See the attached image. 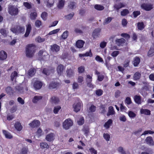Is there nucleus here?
I'll return each mask as SVG.
<instances>
[{"label":"nucleus","mask_w":154,"mask_h":154,"mask_svg":"<svg viewBox=\"0 0 154 154\" xmlns=\"http://www.w3.org/2000/svg\"><path fill=\"white\" fill-rule=\"evenodd\" d=\"M36 46L33 44L28 45L26 47V54L27 57H32L35 52Z\"/></svg>","instance_id":"1"},{"label":"nucleus","mask_w":154,"mask_h":154,"mask_svg":"<svg viewBox=\"0 0 154 154\" xmlns=\"http://www.w3.org/2000/svg\"><path fill=\"white\" fill-rule=\"evenodd\" d=\"M39 58L41 60H45L48 57V55L47 53L43 50H40L38 53Z\"/></svg>","instance_id":"2"},{"label":"nucleus","mask_w":154,"mask_h":154,"mask_svg":"<svg viewBox=\"0 0 154 154\" xmlns=\"http://www.w3.org/2000/svg\"><path fill=\"white\" fill-rule=\"evenodd\" d=\"M73 122L70 119H68L65 120L63 123V127L66 130L68 129L70 127L72 126Z\"/></svg>","instance_id":"3"},{"label":"nucleus","mask_w":154,"mask_h":154,"mask_svg":"<svg viewBox=\"0 0 154 154\" xmlns=\"http://www.w3.org/2000/svg\"><path fill=\"white\" fill-rule=\"evenodd\" d=\"M15 89L17 91V92L19 94H23L24 92V88L26 91L28 90V88L26 84L24 87L20 86H17L15 87Z\"/></svg>","instance_id":"4"},{"label":"nucleus","mask_w":154,"mask_h":154,"mask_svg":"<svg viewBox=\"0 0 154 154\" xmlns=\"http://www.w3.org/2000/svg\"><path fill=\"white\" fill-rule=\"evenodd\" d=\"M9 13L11 15H16L18 13V9L13 6H11L9 8Z\"/></svg>","instance_id":"5"},{"label":"nucleus","mask_w":154,"mask_h":154,"mask_svg":"<svg viewBox=\"0 0 154 154\" xmlns=\"http://www.w3.org/2000/svg\"><path fill=\"white\" fill-rule=\"evenodd\" d=\"M141 7L144 10L149 11L153 8V5L151 4L143 3L141 5Z\"/></svg>","instance_id":"6"},{"label":"nucleus","mask_w":154,"mask_h":154,"mask_svg":"<svg viewBox=\"0 0 154 154\" xmlns=\"http://www.w3.org/2000/svg\"><path fill=\"white\" fill-rule=\"evenodd\" d=\"M60 85V83L58 82H51L49 85L48 88L50 89L57 88Z\"/></svg>","instance_id":"7"},{"label":"nucleus","mask_w":154,"mask_h":154,"mask_svg":"<svg viewBox=\"0 0 154 154\" xmlns=\"http://www.w3.org/2000/svg\"><path fill=\"white\" fill-rule=\"evenodd\" d=\"M101 30V29L98 28L95 29L93 31L92 33V37L94 38H96L98 37L100 35Z\"/></svg>","instance_id":"8"},{"label":"nucleus","mask_w":154,"mask_h":154,"mask_svg":"<svg viewBox=\"0 0 154 154\" xmlns=\"http://www.w3.org/2000/svg\"><path fill=\"white\" fill-rule=\"evenodd\" d=\"M125 6V4L122 3L120 2L118 3L115 4L114 5V9L117 12L119 11V10Z\"/></svg>","instance_id":"9"},{"label":"nucleus","mask_w":154,"mask_h":154,"mask_svg":"<svg viewBox=\"0 0 154 154\" xmlns=\"http://www.w3.org/2000/svg\"><path fill=\"white\" fill-rule=\"evenodd\" d=\"M81 103L79 102L76 103L74 104L73 105L74 108V111L76 112H77L80 111L81 107Z\"/></svg>","instance_id":"10"},{"label":"nucleus","mask_w":154,"mask_h":154,"mask_svg":"<svg viewBox=\"0 0 154 154\" xmlns=\"http://www.w3.org/2000/svg\"><path fill=\"white\" fill-rule=\"evenodd\" d=\"M42 85V83L40 81H36L33 85V87L35 89H40Z\"/></svg>","instance_id":"11"},{"label":"nucleus","mask_w":154,"mask_h":154,"mask_svg":"<svg viewBox=\"0 0 154 154\" xmlns=\"http://www.w3.org/2000/svg\"><path fill=\"white\" fill-rule=\"evenodd\" d=\"M40 125V122L38 120H34L29 124V126L32 128L38 126Z\"/></svg>","instance_id":"12"},{"label":"nucleus","mask_w":154,"mask_h":154,"mask_svg":"<svg viewBox=\"0 0 154 154\" xmlns=\"http://www.w3.org/2000/svg\"><path fill=\"white\" fill-rule=\"evenodd\" d=\"M50 102L52 104H56L59 102V98L57 97L53 96L50 99Z\"/></svg>","instance_id":"13"},{"label":"nucleus","mask_w":154,"mask_h":154,"mask_svg":"<svg viewBox=\"0 0 154 154\" xmlns=\"http://www.w3.org/2000/svg\"><path fill=\"white\" fill-rule=\"evenodd\" d=\"M54 134L53 133H51L48 134L46 137V139L48 141L51 142L54 139Z\"/></svg>","instance_id":"14"},{"label":"nucleus","mask_w":154,"mask_h":154,"mask_svg":"<svg viewBox=\"0 0 154 154\" xmlns=\"http://www.w3.org/2000/svg\"><path fill=\"white\" fill-rule=\"evenodd\" d=\"M146 143L149 145H154V142L152 137H148L146 138L145 140Z\"/></svg>","instance_id":"15"},{"label":"nucleus","mask_w":154,"mask_h":154,"mask_svg":"<svg viewBox=\"0 0 154 154\" xmlns=\"http://www.w3.org/2000/svg\"><path fill=\"white\" fill-rule=\"evenodd\" d=\"M148 57H151L154 55V44L152 45L148 51L147 54Z\"/></svg>","instance_id":"16"},{"label":"nucleus","mask_w":154,"mask_h":154,"mask_svg":"<svg viewBox=\"0 0 154 154\" xmlns=\"http://www.w3.org/2000/svg\"><path fill=\"white\" fill-rule=\"evenodd\" d=\"M7 57V54L6 52L4 51H2L0 52V60H4Z\"/></svg>","instance_id":"17"},{"label":"nucleus","mask_w":154,"mask_h":154,"mask_svg":"<svg viewBox=\"0 0 154 154\" xmlns=\"http://www.w3.org/2000/svg\"><path fill=\"white\" fill-rule=\"evenodd\" d=\"M5 91L9 95H12L14 93V90L10 86L7 87L5 89Z\"/></svg>","instance_id":"18"},{"label":"nucleus","mask_w":154,"mask_h":154,"mask_svg":"<svg viewBox=\"0 0 154 154\" xmlns=\"http://www.w3.org/2000/svg\"><path fill=\"white\" fill-rule=\"evenodd\" d=\"M125 42V39L123 38L117 39L116 41V44L118 46H120Z\"/></svg>","instance_id":"19"},{"label":"nucleus","mask_w":154,"mask_h":154,"mask_svg":"<svg viewBox=\"0 0 154 154\" xmlns=\"http://www.w3.org/2000/svg\"><path fill=\"white\" fill-rule=\"evenodd\" d=\"M14 127L16 129L19 131H21L23 128L21 124L19 122H17L15 123Z\"/></svg>","instance_id":"20"},{"label":"nucleus","mask_w":154,"mask_h":154,"mask_svg":"<svg viewBox=\"0 0 154 154\" xmlns=\"http://www.w3.org/2000/svg\"><path fill=\"white\" fill-rule=\"evenodd\" d=\"M64 69L63 65H60L58 66L57 68V71L58 74L60 75L63 72Z\"/></svg>","instance_id":"21"},{"label":"nucleus","mask_w":154,"mask_h":154,"mask_svg":"<svg viewBox=\"0 0 154 154\" xmlns=\"http://www.w3.org/2000/svg\"><path fill=\"white\" fill-rule=\"evenodd\" d=\"M31 24H28L27 27L26 33L24 35L25 37H27L28 36L31 29Z\"/></svg>","instance_id":"22"},{"label":"nucleus","mask_w":154,"mask_h":154,"mask_svg":"<svg viewBox=\"0 0 154 154\" xmlns=\"http://www.w3.org/2000/svg\"><path fill=\"white\" fill-rule=\"evenodd\" d=\"M84 42L82 40H79L76 42V45L78 48H82L84 45Z\"/></svg>","instance_id":"23"},{"label":"nucleus","mask_w":154,"mask_h":154,"mask_svg":"<svg viewBox=\"0 0 154 154\" xmlns=\"http://www.w3.org/2000/svg\"><path fill=\"white\" fill-rule=\"evenodd\" d=\"M134 100L135 102L138 104L141 103V97L140 96L135 95L134 98Z\"/></svg>","instance_id":"24"},{"label":"nucleus","mask_w":154,"mask_h":154,"mask_svg":"<svg viewBox=\"0 0 154 154\" xmlns=\"http://www.w3.org/2000/svg\"><path fill=\"white\" fill-rule=\"evenodd\" d=\"M51 50L53 51L57 52L60 50V47L56 44H54L51 46Z\"/></svg>","instance_id":"25"},{"label":"nucleus","mask_w":154,"mask_h":154,"mask_svg":"<svg viewBox=\"0 0 154 154\" xmlns=\"http://www.w3.org/2000/svg\"><path fill=\"white\" fill-rule=\"evenodd\" d=\"M42 98V97L41 96H35L34 97L32 100V102L34 103H36Z\"/></svg>","instance_id":"26"},{"label":"nucleus","mask_w":154,"mask_h":154,"mask_svg":"<svg viewBox=\"0 0 154 154\" xmlns=\"http://www.w3.org/2000/svg\"><path fill=\"white\" fill-rule=\"evenodd\" d=\"M8 31L6 28L0 29V33L3 36H6L7 35L8 33Z\"/></svg>","instance_id":"27"},{"label":"nucleus","mask_w":154,"mask_h":154,"mask_svg":"<svg viewBox=\"0 0 154 154\" xmlns=\"http://www.w3.org/2000/svg\"><path fill=\"white\" fill-rule=\"evenodd\" d=\"M141 76V73L138 72H137L134 74L133 79L134 80H137L140 79Z\"/></svg>","instance_id":"28"},{"label":"nucleus","mask_w":154,"mask_h":154,"mask_svg":"<svg viewBox=\"0 0 154 154\" xmlns=\"http://www.w3.org/2000/svg\"><path fill=\"white\" fill-rule=\"evenodd\" d=\"M68 8L71 9H73L76 7V3L73 2H70L68 4Z\"/></svg>","instance_id":"29"},{"label":"nucleus","mask_w":154,"mask_h":154,"mask_svg":"<svg viewBox=\"0 0 154 154\" xmlns=\"http://www.w3.org/2000/svg\"><path fill=\"white\" fill-rule=\"evenodd\" d=\"M53 71H54L53 70H49L46 69H44L43 70L42 72L46 75H49L51 73H53Z\"/></svg>","instance_id":"30"},{"label":"nucleus","mask_w":154,"mask_h":154,"mask_svg":"<svg viewBox=\"0 0 154 154\" xmlns=\"http://www.w3.org/2000/svg\"><path fill=\"white\" fill-rule=\"evenodd\" d=\"M140 62V59L139 57H136L134 59L133 64L135 66H137Z\"/></svg>","instance_id":"31"},{"label":"nucleus","mask_w":154,"mask_h":154,"mask_svg":"<svg viewBox=\"0 0 154 154\" xmlns=\"http://www.w3.org/2000/svg\"><path fill=\"white\" fill-rule=\"evenodd\" d=\"M66 72L67 76L69 77H72L74 73L73 71L70 69L67 70Z\"/></svg>","instance_id":"32"},{"label":"nucleus","mask_w":154,"mask_h":154,"mask_svg":"<svg viewBox=\"0 0 154 154\" xmlns=\"http://www.w3.org/2000/svg\"><path fill=\"white\" fill-rule=\"evenodd\" d=\"M115 113L113 107L110 106L109 108L108 112L107 113V116H109L110 115H113L115 114Z\"/></svg>","instance_id":"33"},{"label":"nucleus","mask_w":154,"mask_h":154,"mask_svg":"<svg viewBox=\"0 0 154 154\" xmlns=\"http://www.w3.org/2000/svg\"><path fill=\"white\" fill-rule=\"evenodd\" d=\"M3 132L6 138L9 139H11L12 138V136L10 133L7 132L6 131L4 130H3Z\"/></svg>","instance_id":"34"},{"label":"nucleus","mask_w":154,"mask_h":154,"mask_svg":"<svg viewBox=\"0 0 154 154\" xmlns=\"http://www.w3.org/2000/svg\"><path fill=\"white\" fill-rule=\"evenodd\" d=\"M140 112L141 114H144L145 115H149L150 114V111L147 109H142L140 110Z\"/></svg>","instance_id":"35"},{"label":"nucleus","mask_w":154,"mask_h":154,"mask_svg":"<svg viewBox=\"0 0 154 154\" xmlns=\"http://www.w3.org/2000/svg\"><path fill=\"white\" fill-rule=\"evenodd\" d=\"M65 1L63 0H60L59 1L57 7L59 9L62 8L64 5Z\"/></svg>","instance_id":"36"},{"label":"nucleus","mask_w":154,"mask_h":154,"mask_svg":"<svg viewBox=\"0 0 154 154\" xmlns=\"http://www.w3.org/2000/svg\"><path fill=\"white\" fill-rule=\"evenodd\" d=\"M54 3V0H48L47 2L46 6L50 8L53 6Z\"/></svg>","instance_id":"37"},{"label":"nucleus","mask_w":154,"mask_h":154,"mask_svg":"<svg viewBox=\"0 0 154 154\" xmlns=\"http://www.w3.org/2000/svg\"><path fill=\"white\" fill-rule=\"evenodd\" d=\"M112 19L113 18L111 17H109L106 18L103 23V25H105L109 23Z\"/></svg>","instance_id":"38"},{"label":"nucleus","mask_w":154,"mask_h":154,"mask_svg":"<svg viewBox=\"0 0 154 154\" xmlns=\"http://www.w3.org/2000/svg\"><path fill=\"white\" fill-rule=\"evenodd\" d=\"M17 73L16 71H14L12 72L11 76V80L12 81H13L15 79L17 76Z\"/></svg>","instance_id":"39"},{"label":"nucleus","mask_w":154,"mask_h":154,"mask_svg":"<svg viewBox=\"0 0 154 154\" xmlns=\"http://www.w3.org/2000/svg\"><path fill=\"white\" fill-rule=\"evenodd\" d=\"M112 122V120L111 119H109V120L104 125V127L106 128H108L111 125Z\"/></svg>","instance_id":"40"},{"label":"nucleus","mask_w":154,"mask_h":154,"mask_svg":"<svg viewBox=\"0 0 154 154\" xmlns=\"http://www.w3.org/2000/svg\"><path fill=\"white\" fill-rule=\"evenodd\" d=\"M28 151V148L27 147H23L21 149L20 154H27Z\"/></svg>","instance_id":"41"},{"label":"nucleus","mask_w":154,"mask_h":154,"mask_svg":"<svg viewBox=\"0 0 154 154\" xmlns=\"http://www.w3.org/2000/svg\"><path fill=\"white\" fill-rule=\"evenodd\" d=\"M137 26L138 29L140 30H142L144 27V25L143 22H138L137 23Z\"/></svg>","instance_id":"42"},{"label":"nucleus","mask_w":154,"mask_h":154,"mask_svg":"<svg viewBox=\"0 0 154 154\" xmlns=\"http://www.w3.org/2000/svg\"><path fill=\"white\" fill-rule=\"evenodd\" d=\"M129 13V11L127 9H124L121 11V14L122 16H125Z\"/></svg>","instance_id":"43"},{"label":"nucleus","mask_w":154,"mask_h":154,"mask_svg":"<svg viewBox=\"0 0 154 154\" xmlns=\"http://www.w3.org/2000/svg\"><path fill=\"white\" fill-rule=\"evenodd\" d=\"M94 8L96 9L99 11L102 10L104 9V7L103 6L99 5H95Z\"/></svg>","instance_id":"44"},{"label":"nucleus","mask_w":154,"mask_h":154,"mask_svg":"<svg viewBox=\"0 0 154 154\" xmlns=\"http://www.w3.org/2000/svg\"><path fill=\"white\" fill-rule=\"evenodd\" d=\"M48 16V14L45 12H42L41 15V17L44 20H47Z\"/></svg>","instance_id":"45"},{"label":"nucleus","mask_w":154,"mask_h":154,"mask_svg":"<svg viewBox=\"0 0 154 154\" xmlns=\"http://www.w3.org/2000/svg\"><path fill=\"white\" fill-rule=\"evenodd\" d=\"M35 70L33 69H30L28 72V75L30 76H33L35 74Z\"/></svg>","instance_id":"46"},{"label":"nucleus","mask_w":154,"mask_h":154,"mask_svg":"<svg viewBox=\"0 0 154 154\" xmlns=\"http://www.w3.org/2000/svg\"><path fill=\"white\" fill-rule=\"evenodd\" d=\"M37 14L35 12L31 13L30 14V18L31 20H35L36 18Z\"/></svg>","instance_id":"47"},{"label":"nucleus","mask_w":154,"mask_h":154,"mask_svg":"<svg viewBox=\"0 0 154 154\" xmlns=\"http://www.w3.org/2000/svg\"><path fill=\"white\" fill-rule=\"evenodd\" d=\"M144 90H145L146 91H148L149 90V88L147 86H144L143 87L142 90V94L143 95L144 94V95L146 96L147 94V93L146 92H145L144 91Z\"/></svg>","instance_id":"48"},{"label":"nucleus","mask_w":154,"mask_h":154,"mask_svg":"<svg viewBox=\"0 0 154 154\" xmlns=\"http://www.w3.org/2000/svg\"><path fill=\"white\" fill-rule=\"evenodd\" d=\"M61 109V107L60 106H55L54 108L53 112L55 114H57Z\"/></svg>","instance_id":"49"},{"label":"nucleus","mask_w":154,"mask_h":154,"mask_svg":"<svg viewBox=\"0 0 154 154\" xmlns=\"http://www.w3.org/2000/svg\"><path fill=\"white\" fill-rule=\"evenodd\" d=\"M103 137L106 141H109L110 140V136L108 134H103Z\"/></svg>","instance_id":"50"},{"label":"nucleus","mask_w":154,"mask_h":154,"mask_svg":"<svg viewBox=\"0 0 154 154\" xmlns=\"http://www.w3.org/2000/svg\"><path fill=\"white\" fill-rule=\"evenodd\" d=\"M81 55L83 56H90L91 57L92 56V54L91 52V50H90L89 52H87L86 53L83 54H79L80 57L81 56Z\"/></svg>","instance_id":"51"},{"label":"nucleus","mask_w":154,"mask_h":154,"mask_svg":"<svg viewBox=\"0 0 154 154\" xmlns=\"http://www.w3.org/2000/svg\"><path fill=\"white\" fill-rule=\"evenodd\" d=\"M17 32L19 33H22L24 32L25 29L24 27L18 26L17 27Z\"/></svg>","instance_id":"52"},{"label":"nucleus","mask_w":154,"mask_h":154,"mask_svg":"<svg viewBox=\"0 0 154 154\" xmlns=\"http://www.w3.org/2000/svg\"><path fill=\"white\" fill-rule=\"evenodd\" d=\"M74 15L73 13H72L71 14L65 16L67 20H69L71 19Z\"/></svg>","instance_id":"53"},{"label":"nucleus","mask_w":154,"mask_h":154,"mask_svg":"<svg viewBox=\"0 0 154 154\" xmlns=\"http://www.w3.org/2000/svg\"><path fill=\"white\" fill-rule=\"evenodd\" d=\"M77 122L79 125H83L84 122V120L83 118L82 117H81L79 120Z\"/></svg>","instance_id":"54"},{"label":"nucleus","mask_w":154,"mask_h":154,"mask_svg":"<svg viewBox=\"0 0 154 154\" xmlns=\"http://www.w3.org/2000/svg\"><path fill=\"white\" fill-rule=\"evenodd\" d=\"M35 40L38 42H44L45 40V39L41 38L40 37L38 36L36 38Z\"/></svg>","instance_id":"55"},{"label":"nucleus","mask_w":154,"mask_h":154,"mask_svg":"<svg viewBox=\"0 0 154 154\" xmlns=\"http://www.w3.org/2000/svg\"><path fill=\"white\" fill-rule=\"evenodd\" d=\"M128 115L131 118L135 117L136 116V114L132 111H129L128 113Z\"/></svg>","instance_id":"56"},{"label":"nucleus","mask_w":154,"mask_h":154,"mask_svg":"<svg viewBox=\"0 0 154 154\" xmlns=\"http://www.w3.org/2000/svg\"><path fill=\"white\" fill-rule=\"evenodd\" d=\"M40 147L42 148H47L48 146V144L45 142L42 143H40Z\"/></svg>","instance_id":"57"},{"label":"nucleus","mask_w":154,"mask_h":154,"mask_svg":"<svg viewBox=\"0 0 154 154\" xmlns=\"http://www.w3.org/2000/svg\"><path fill=\"white\" fill-rule=\"evenodd\" d=\"M89 128L88 127H85L83 129V131L84 132L86 136L88 134L89 132Z\"/></svg>","instance_id":"58"},{"label":"nucleus","mask_w":154,"mask_h":154,"mask_svg":"<svg viewBox=\"0 0 154 154\" xmlns=\"http://www.w3.org/2000/svg\"><path fill=\"white\" fill-rule=\"evenodd\" d=\"M142 128H139L138 130L134 131L133 133L136 135H139L142 132Z\"/></svg>","instance_id":"59"},{"label":"nucleus","mask_w":154,"mask_h":154,"mask_svg":"<svg viewBox=\"0 0 154 154\" xmlns=\"http://www.w3.org/2000/svg\"><path fill=\"white\" fill-rule=\"evenodd\" d=\"M85 70V67L84 66H81L78 68V71L79 73H82Z\"/></svg>","instance_id":"60"},{"label":"nucleus","mask_w":154,"mask_h":154,"mask_svg":"<svg viewBox=\"0 0 154 154\" xmlns=\"http://www.w3.org/2000/svg\"><path fill=\"white\" fill-rule=\"evenodd\" d=\"M68 34V31H66L64 32L62 35V37L63 39H66L67 38Z\"/></svg>","instance_id":"61"},{"label":"nucleus","mask_w":154,"mask_h":154,"mask_svg":"<svg viewBox=\"0 0 154 154\" xmlns=\"http://www.w3.org/2000/svg\"><path fill=\"white\" fill-rule=\"evenodd\" d=\"M96 107L93 105H91L89 108V110L91 112H94L96 110Z\"/></svg>","instance_id":"62"},{"label":"nucleus","mask_w":154,"mask_h":154,"mask_svg":"<svg viewBox=\"0 0 154 154\" xmlns=\"http://www.w3.org/2000/svg\"><path fill=\"white\" fill-rule=\"evenodd\" d=\"M125 103L128 105L130 104L131 103V101L130 97H127L125 100Z\"/></svg>","instance_id":"63"},{"label":"nucleus","mask_w":154,"mask_h":154,"mask_svg":"<svg viewBox=\"0 0 154 154\" xmlns=\"http://www.w3.org/2000/svg\"><path fill=\"white\" fill-rule=\"evenodd\" d=\"M41 24L42 23L40 20H37L35 22V26L37 27H39Z\"/></svg>","instance_id":"64"}]
</instances>
